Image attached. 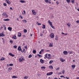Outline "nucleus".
<instances>
[{"label":"nucleus","instance_id":"obj_1","mask_svg":"<svg viewBox=\"0 0 79 79\" xmlns=\"http://www.w3.org/2000/svg\"><path fill=\"white\" fill-rule=\"evenodd\" d=\"M24 60V57L22 56L19 58V62H21V61H23Z\"/></svg>","mask_w":79,"mask_h":79},{"label":"nucleus","instance_id":"obj_2","mask_svg":"<svg viewBox=\"0 0 79 79\" xmlns=\"http://www.w3.org/2000/svg\"><path fill=\"white\" fill-rule=\"evenodd\" d=\"M52 74H53V72H50L49 73H47V75L49 76L50 75H52Z\"/></svg>","mask_w":79,"mask_h":79},{"label":"nucleus","instance_id":"obj_3","mask_svg":"<svg viewBox=\"0 0 79 79\" xmlns=\"http://www.w3.org/2000/svg\"><path fill=\"white\" fill-rule=\"evenodd\" d=\"M32 12L33 14V15H36V12L35 11V10H32Z\"/></svg>","mask_w":79,"mask_h":79},{"label":"nucleus","instance_id":"obj_4","mask_svg":"<svg viewBox=\"0 0 79 79\" xmlns=\"http://www.w3.org/2000/svg\"><path fill=\"white\" fill-rule=\"evenodd\" d=\"M6 2L7 3H8L9 5H10V4H11V2L9 0H6Z\"/></svg>","mask_w":79,"mask_h":79},{"label":"nucleus","instance_id":"obj_5","mask_svg":"<svg viewBox=\"0 0 79 79\" xmlns=\"http://www.w3.org/2000/svg\"><path fill=\"white\" fill-rule=\"evenodd\" d=\"M40 62L42 64H44V60L41 59H40Z\"/></svg>","mask_w":79,"mask_h":79},{"label":"nucleus","instance_id":"obj_6","mask_svg":"<svg viewBox=\"0 0 79 79\" xmlns=\"http://www.w3.org/2000/svg\"><path fill=\"white\" fill-rule=\"evenodd\" d=\"M48 23L51 26H52V22H50V20L48 21Z\"/></svg>","mask_w":79,"mask_h":79},{"label":"nucleus","instance_id":"obj_7","mask_svg":"<svg viewBox=\"0 0 79 79\" xmlns=\"http://www.w3.org/2000/svg\"><path fill=\"white\" fill-rule=\"evenodd\" d=\"M51 38H54V34L53 33H52L51 34L50 36Z\"/></svg>","mask_w":79,"mask_h":79},{"label":"nucleus","instance_id":"obj_8","mask_svg":"<svg viewBox=\"0 0 79 79\" xmlns=\"http://www.w3.org/2000/svg\"><path fill=\"white\" fill-rule=\"evenodd\" d=\"M51 56V55L48 54H46L45 55V57H47V56Z\"/></svg>","mask_w":79,"mask_h":79},{"label":"nucleus","instance_id":"obj_9","mask_svg":"<svg viewBox=\"0 0 79 79\" xmlns=\"http://www.w3.org/2000/svg\"><path fill=\"white\" fill-rule=\"evenodd\" d=\"M5 35L2 33H0V37H5Z\"/></svg>","mask_w":79,"mask_h":79},{"label":"nucleus","instance_id":"obj_10","mask_svg":"<svg viewBox=\"0 0 79 79\" xmlns=\"http://www.w3.org/2000/svg\"><path fill=\"white\" fill-rule=\"evenodd\" d=\"M63 53L64 55H67L68 54V52L66 51H64L63 52Z\"/></svg>","mask_w":79,"mask_h":79},{"label":"nucleus","instance_id":"obj_11","mask_svg":"<svg viewBox=\"0 0 79 79\" xmlns=\"http://www.w3.org/2000/svg\"><path fill=\"white\" fill-rule=\"evenodd\" d=\"M21 50V46H19L18 48V50L19 51H20Z\"/></svg>","mask_w":79,"mask_h":79},{"label":"nucleus","instance_id":"obj_12","mask_svg":"<svg viewBox=\"0 0 79 79\" xmlns=\"http://www.w3.org/2000/svg\"><path fill=\"white\" fill-rule=\"evenodd\" d=\"M12 39H17V38L16 37V35H14L13 36Z\"/></svg>","mask_w":79,"mask_h":79},{"label":"nucleus","instance_id":"obj_13","mask_svg":"<svg viewBox=\"0 0 79 79\" xmlns=\"http://www.w3.org/2000/svg\"><path fill=\"white\" fill-rule=\"evenodd\" d=\"M9 55H10V56H13V57L15 56V55H13L11 53H9Z\"/></svg>","mask_w":79,"mask_h":79},{"label":"nucleus","instance_id":"obj_14","mask_svg":"<svg viewBox=\"0 0 79 79\" xmlns=\"http://www.w3.org/2000/svg\"><path fill=\"white\" fill-rule=\"evenodd\" d=\"M8 29L10 31H11L12 30V28H11V27H8Z\"/></svg>","mask_w":79,"mask_h":79},{"label":"nucleus","instance_id":"obj_15","mask_svg":"<svg viewBox=\"0 0 79 79\" xmlns=\"http://www.w3.org/2000/svg\"><path fill=\"white\" fill-rule=\"evenodd\" d=\"M19 2H21V3H26V1H25L24 0H20L19 1Z\"/></svg>","mask_w":79,"mask_h":79},{"label":"nucleus","instance_id":"obj_16","mask_svg":"<svg viewBox=\"0 0 79 79\" xmlns=\"http://www.w3.org/2000/svg\"><path fill=\"white\" fill-rule=\"evenodd\" d=\"M18 37H21V33H18Z\"/></svg>","mask_w":79,"mask_h":79},{"label":"nucleus","instance_id":"obj_17","mask_svg":"<svg viewBox=\"0 0 79 79\" xmlns=\"http://www.w3.org/2000/svg\"><path fill=\"white\" fill-rule=\"evenodd\" d=\"M51 56H48L47 57H46V58H48V59H50L51 58Z\"/></svg>","mask_w":79,"mask_h":79},{"label":"nucleus","instance_id":"obj_18","mask_svg":"<svg viewBox=\"0 0 79 79\" xmlns=\"http://www.w3.org/2000/svg\"><path fill=\"white\" fill-rule=\"evenodd\" d=\"M4 21H10V19H4Z\"/></svg>","mask_w":79,"mask_h":79},{"label":"nucleus","instance_id":"obj_19","mask_svg":"<svg viewBox=\"0 0 79 79\" xmlns=\"http://www.w3.org/2000/svg\"><path fill=\"white\" fill-rule=\"evenodd\" d=\"M32 56V55L31 54H30V55H29L28 56V58H31Z\"/></svg>","mask_w":79,"mask_h":79},{"label":"nucleus","instance_id":"obj_20","mask_svg":"<svg viewBox=\"0 0 79 79\" xmlns=\"http://www.w3.org/2000/svg\"><path fill=\"white\" fill-rule=\"evenodd\" d=\"M3 60H5V58L4 57H2L0 59V61H3Z\"/></svg>","mask_w":79,"mask_h":79},{"label":"nucleus","instance_id":"obj_21","mask_svg":"<svg viewBox=\"0 0 79 79\" xmlns=\"http://www.w3.org/2000/svg\"><path fill=\"white\" fill-rule=\"evenodd\" d=\"M43 27L42 28L43 29H45V25H43Z\"/></svg>","mask_w":79,"mask_h":79},{"label":"nucleus","instance_id":"obj_22","mask_svg":"<svg viewBox=\"0 0 79 79\" xmlns=\"http://www.w3.org/2000/svg\"><path fill=\"white\" fill-rule=\"evenodd\" d=\"M49 68L50 69H53V66L52 65H51L49 66Z\"/></svg>","mask_w":79,"mask_h":79},{"label":"nucleus","instance_id":"obj_23","mask_svg":"<svg viewBox=\"0 0 79 79\" xmlns=\"http://www.w3.org/2000/svg\"><path fill=\"white\" fill-rule=\"evenodd\" d=\"M53 62V61L52 60H51L49 61V64H52V63Z\"/></svg>","mask_w":79,"mask_h":79},{"label":"nucleus","instance_id":"obj_24","mask_svg":"<svg viewBox=\"0 0 79 79\" xmlns=\"http://www.w3.org/2000/svg\"><path fill=\"white\" fill-rule=\"evenodd\" d=\"M37 56H39L40 58H41V57H42V56L41 55H40L39 54H37Z\"/></svg>","mask_w":79,"mask_h":79},{"label":"nucleus","instance_id":"obj_25","mask_svg":"<svg viewBox=\"0 0 79 79\" xmlns=\"http://www.w3.org/2000/svg\"><path fill=\"white\" fill-rule=\"evenodd\" d=\"M45 67H41V68L42 69H45Z\"/></svg>","mask_w":79,"mask_h":79},{"label":"nucleus","instance_id":"obj_26","mask_svg":"<svg viewBox=\"0 0 79 79\" xmlns=\"http://www.w3.org/2000/svg\"><path fill=\"white\" fill-rule=\"evenodd\" d=\"M60 61H61V62H64V61H65V60L61 59H60Z\"/></svg>","mask_w":79,"mask_h":79},{"label":"nucleus","instance_id":"obj_27","mask_svg":"<svg viewBox=\"0 0 79 79\" xmlns=\"http://www.w3.org/2000/svg\"><path fill=\"white\" fill-rule=\"evenodd\" d=\"M12 78H18V77H17L15 76H14L12 77Z\"/></svg>","mask_w":79,"mask_h":79},{"label":"nucleus","instance_id":"obj_28","mask_svg":"<svg viewBox=\"0 0 79 79\" xmlns=\"http://www.w3.org/2000/svg\"><path fill=\"white\" fill-rule=\"evenodd\" d=\"M33 53H36V50H33Z\"/></svg>","mask_w":79,"mask_h":79},{"label":"nucleus","instance_id":"obj_29","mask_svg":"<svg viewBox=\"0 0 79 79\" xmlns=\"http://www.w3.org/2000/svg\"><path fill=\"white\" fill-rule=\"evenodd\" d=\"M72 68H74L75 67H76V65H72Z\"/></svg>","mask_w":79,"mask_h":79},{"label":"nucleus","instance_id":"obj_30","mask_svg":"<svg viewBox=\"0 0 79 79\" xmlns=\"http://www.w3.org/2000/svg\"><path fill=\"white\" fill-rule=\"evenodd\" d=\"M55 40H58V36L57 35L56 36V38H55Z\"/></svg>","mask_w":79,"mask_h":79},{"label":"nucleus","instance_id":"obj_31","mask_svg":"<svg viewBox=\"0 0 79 79\" xmlns=\"http://www.w3.org/2000/svg\"><path fill=\"white\" fill-rule=\"evenodd\" d=\"M52 44L50 43V44L49 45V47H53V45H52Z\"/></svg>","mask_w":79,"mask_h":79},{"label":"nucleus","instance_id":"obj_32","mask_svg":"<svg viewBox=\"0 0 79 79\" xmlns=\"http://www.w3.org/2000/svg\"><path fill=\"white\" fill-rule=\"evenodd\" d=\"M9 66H13V64H9Z\"/></svg>","mask_w":79,"mask_h":79},{"label":"nucleus","instance_id":"obj_33","mask_svg":"<svg viewBox=\"0 0 79 79\" xmlns=\"http://www.w3.org/2000/svg\"><path fill=\"white\" fill-rule=\"evenodd\" d=\"M24 79H27L28 78V77L26 76L24 77Z\"/></svg>","mask_w":79,"mask_h":79},{"label":"nucleus","instance_id":"obj_34","mask_svg":"<svg viewBox=\"0 0 79 79\" xmlns=\"http://www.w3.org/2000/svg\"><path fill=\"white\" fill-rule=\"evenodd\" d=\"M10 44H13V41L11 40H10Z\"/></svg>","mask_w":79,"mask_h":79},{"label":"nucleus","instance_id":"obj_35","mask_svg":"<svg viewBox=\"0 0 79 79\" xmlns=\"http://www.w3.org/2000/svg\"><path fill=\"white\" fill-rule=\"evenodd\" d=\"M27 30L24 29V32L26 33V32H27Z\"/></svg>","mask_w":79,"mask_h":79},{"label":"nucleus","instance_id":"obj_36","mask_svg":"<svg viewBox=\"0 0 79 79\" xmlns=\"http://www.w3.org/2000/svg\"><path fill=\"white\" fill-rule=\"evenodd\" d=\"M14 48H17V46L15 45L14 46Z\"/></svg>","mask_w":79,"mask_h":79},{"label":"nucleus","instance_id":"obj_37","mask_svg":"<svg viewBox=\"0 0 79 79\" xmlns=\"http://www.w3.org/2000/svg\"><path fill=\"white\" fill-rule=\"evenodd\" d=\"M44 1L46 3H48V0H45Z\"/></svg>","mask_w":79,"mask_h":79},{"label":"nucleus","instance_id":"obj_38","mask_svg":"<svg viewBox=\"0 0 79 79\" xmlns=\"http://www.w3.org/2000/svg\"><path fill=\"white\" fill-rule=\"evenodd\" d=\"M67 2L68 3H69L70 2V0H66Z\"/></svg>","mask_w":79,"mask_h":79},{"label":"nucleus","instance_id":"obj_39","mask_svg":"<svg viewBox=\"0 0 79 79\" xmlns=\"http://www.w3.org/2000/svg\"><path fill=\"white\" fill-rule=\"evenodd\" d=\"M3 5L4 6H7V5H6V3H4L3 4Z\"/></svg>","mask_w":79,"mask_h":79},{"label":"nucleus","instance_id":"obj_40","mask_svg":"<svg viewBox=\"0 0 79 79\" xmlns=\"http://www.w3.org/2000/svg\"><path fill=\"white\" fill-rule=\"evenodd\" d=\"M72 3H74V0H72Z\"/></svg>","mask_w":79,"mask_h":79},{"label":"nucleus","instance_id":"obj_41","mask_svg":"<svg viewBox=\"0 0 79 79\" xmlns=\"http://www.w3.org/2000/svg\"><path fill=\"white\" fill-rule=\"evenodd\" d=\"M23 22H24V23H27V21H26V20H23Z\"/></svg>","mask_w":79,"mask_h":79},{"label":"nucleus","instance_id":"obj_42","mask_svg":"<svg viewBox=\"0 0 79 79\" xmlns=\"http://www.w3.org/2000/svg\"><path fill=\"white\" fill-rule=\"evenodd\" d=\"M11 69H12V68L11 67H10L8 69L9 70H10V71H11Z\"/></svg>","mask_w":79,"mask_h":79},{"label":"nucleus","instance_id":"obj_43","mask_svg":"<svg viewBox=\"0 0 79 79\" xmlns=\"http://www.w3.org/2000/svg\"><path fill=\"white\" fill-rule=\"evenodd\" d=\"M38 25H41V23H39L38 22H37Z\"/></svg>","mask_w":79,"mask_h":79},{"label":"nucleus","instance_id":"obj_44","mask_svg":"<svg viewBox=\"0 0 79 79\" xmlns=\"http://www.w3.org/2000/svg\"><path fill=\"white\" fill-rule=\"evenodd\" d=\"M67 25L68 26H70V24H69V23H67Z\"/></svg>","mask_w":79,"mask_h":79},{"label":"nucleus","instance_id":"obj_45","mask_svg":"<svg viewBox=\"0 0 79 79\" xmlns=\"http://www.w3.org/2000/svg\"><path fill=\"white\" fill-rule=\"evenodd\" d=\"M51 26L52 28L54 29V27H53V25H52V26Z\"/></svg>","mask_w":79,"mask_h":79},{"label":"nucleus","instance_id":"obj_46","mask_svg":"<svg viewBox=\"0 0 79 79\" xmlns=\"http://www.w3.org/2000/svg\"><path fill=\"white\" fill-rule=\"evenodd\" d=\"M56 3H57V5H58V4H59V2H58V1H56Z\"/></svg>","mask_w":79,"mask_h":79},{"label":"nucleus","instance_id":"obj_47","mask_svg":"<svg viewBox=\"0 0 79 79\" xmlns=\"http://www.w3.org/2000/svg\"><path fill=\"white\" fill-rule=\"evenodd\" d=\"M59 69H60V67H58L56 69V70H59Z\"/></svg>","mask_w":79,"mask_h":79},{"label":"nucleus","instance_id":"obj_48","mask_svg":"<svg viewBox=\"0 0 79 79\" xmlns=\"http://www.w3.org/2000/svg\"><path fill=\"white\" fill-rule=\"evenodd\" d=\"M2 39H3V43H5V40H4L3 38H2Z\"/></svg>","mask_w":79,"mask_h":79},{"label":"nucleus","instance_id":"obj_49","mask_svg":"<svg viewBox=\"0 0 79 79\" xmlns=\"http://www.w3.org/2000/svg\"><path fill=\"white\" fill-rule=\"evenodd\" d=\"M64 70L63 71V74H64Z\"/></svg>","mask_w":79,"mask_h":79},{"label":"nucleus","instance_id":"obj_50","mask_svg":"<svg viewBox=\"0 0 79 79\" xmlns=\"http://www.w3.org/2000/svg\"><path fill=\"white\" fill-rule=\"evenodd\" d=\"M73 53V52H70V54H72Z\"/></svg>","mask_w":79,"mask_h":79},{"label":"nucleus","instance_id":"obj_51","mask_svg":"<svg viewBox=\"0 0 79 79\" xmlns=\"http://www.w3.org/2000/svg\"><path fill=\"white\" fill-rule=\"evenodd\" d=\"M76 23H79V20H77L76 21Z\"/></svg>","mask_w":79,"mask_h":79},{"label":"nucleus","instance_id":"obj_52","mask_svg":"<svg viewBox=\"0 0 79 79\" xmlns=\"http://www.w3.org/2000/svg\"><path fill=\"white\" fill-rule=\"evenodd\" d=\"M60 77H64V76H63V75H62V76H61Z\"/></svg>","mask_w":79,"mask_h":79},{"label":"nucleus","instance_id":"obj_53","mask_svg":"<svg viewBox=\"0 0 79 79\" xmlns=\"http://www.w3.org/2000/svg\"><path fill=\"white\" fill-rule=\"evenodd\" d=\"M41 52H44V49H42L41 51Z\"/></svg>","mask_w":79,"mask_h":79},{"label":"nucleus","instance_id":"obj_54","mask_svg":"<svg viewBox=\"0 0 79 79\" xmlns=\"http://www.w3.org/2000/svg\"><path fill=\"white\" fill-rule=\"evenodd\" d=\"M66 79H69V77H66Z\"/></svg>","mask_w":79,"mask_h":79},{"label":"nucleus","instance_id":"obj_55","mask_svg":"<svg viewBox=\"0 0 79 79\" xmlns=\"http://www.w3.org/2000/svg\"><path fill=\"white\" fill-rule=\"evenodd\" d=\"M25 48L26 49H27V46H25Z\"/></svg>","mask_w":79,"mask_h":79},{"label":"nucleus","instance_id":"obj_56","mask_svg":"<svg viewBox=\"0 0 79 79\" xmlns=\"http://www.w3.org/2000/svg\"><path fill=\"white\" fill-rule=\"evenodd\" d=\"M2 26H3V27H4V28H5V27L6 26H5V25H3Z\"/></svg>","mask_w":79,"mask_h":79},{"label":"nucleus","instance_id":"obj_57","mask_svg":"<svg viewBox=\"0 0 79 79\" xmlns=\"http://www.w3.org/2000/svg\"><path fill=\"white\" fill-rule=\"evenodd\" d=\"M2 29H3V27H1L0 29L1 30H2Z\"/></svg>","mask_w":79,"mask_h":79},{"label":"nucleus","instance_id":"obj_58","mask_svg":"<svg viewBox=\"0 0 79 79\" xmlns=\"http://www.w3.org/2000/svg\"><path fill=\"white\" fill-rule=\"evenodd\" d=\"M24 51H25V49L23 48V52H24V53H25V52H24Z\"/></svg>","mask_w":79,"mask_h":79},{"label":"nucleus","instance_id":"obj_59","mask_svg":"<svg viewBox=\"0 0 79 79\" xmlns=\"http://www.w3.org/2000/svg\"><path fill=\"white\" fill-rule=\"evenodd\" d=\"M10 10H13V8L11 7L10 8Z\"/></svg>","mask_w":79,"mask_h":79},{"label":"nucleus","instance_id":"obj_60","mask_svg":"<svg viewBox=\"0 0 79 79\" xmlns=\"http://www.w3.org/2000/svg\"><path fill=\"white\" fill-rule=\"evenodd\" d=\"M20 51H21V52H23V51H22V49H21L20 50Z\"/></svg>","mask_w":79,"mask_h":79},{"label":"nucleus","instance_id":"obj_61","mask_svg":"<svg viewBox=\"0 0 79 79\" xmlns=\"http://www.w3.org/2000/svg\"><path fill=\"white\" fill-rule=\"evenodd\" d=\"M40 36H42L43 35V34H42V33H41L40 35Z\"/></svg>","mask_w":79,"mask_h":79},{"label":"nucleus","instance_id":"obj_62","mask_svg":"<svg viewBox=\"0 0 79 79\" xmlns=\"http://www.w3.org/2000/svg\"><path fill=\"white\" fill-rule=\"evenodd\" d=\"M23 12L24 13V14L25 15V14L26 13V11H25V10H24Z\"/></svg>","mask_w":79,"mask_h":79},{"label":"nucleus","instance_id":"obj_63","mask_svg":"<svg viewBox=\"0 0 79 79\" xmlns=\"http://www.w3.org/2000/svg\"><path fill=\"white\" fill-rule=\"evenodd\" d=\"M39 53L40 54H41V53H42V52L40 51V52H39Z\"/></svg>","mask_w":79,"mask_h":79},{"label":"nucleus","instance_id":"obj_64","mask_svg":"<svg viewBox=\"0 0 79 79\" xmlns=\"http://www.w3.org/2000/svg\"><path fill=\"white\" fill-rule=\"evenodd\" d=\"M48 3H51V2H50V1H48Z\"/></svg>","mask_w":79,"mask_h":79}]
</instances>
